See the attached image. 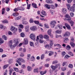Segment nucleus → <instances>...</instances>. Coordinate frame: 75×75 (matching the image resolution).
Segmentation results:
<instances>
[{
  "label": "nucleus",
  "mask_w": 75,
  "mask_h": 75,
  "mask_svg": "<svg viewBox=\"0 0 75 75\" xmlns=\"http://www.w3.org/2000/svg\"><path fill=\"white\" fill-rule=\"evenodd\" d=\"M53 64H55L56 63H58V61H54L53 62Z\"/></svg>",
  "instance_id": "obj_63"
},
{
  "label": "nucleus",
  "mask_w": 75,
  "mask_h": 75,
  "mask_svg": "<svg viewBox=\"0 0 75 75\" xmlns=\"http://www.w3.org/2000/svg\"><path fill=\"white\" fill-rule=\"evenodd\" d=\"M65 25L66 26L67 29H68V30H71V27H70L69 25L67 23H65Z\"/></svg>",
  "instance_id": "obj_11"
},
{
  "label": "nucleus",
  "mask_w": 75,
  "mask_h": 75,
  "mask_svg": "<svg viewBox=\"0 0 75 75\" xmlns=\"http://www.w3.org/2000/svg\"><path fill=\"white\" fill-rule=\"evenodd\" d=\"M69 22L71 24V26H73V25H74V22L72 21H69Z\"/></svg>",
  "instance_id": "obj_19"
},
{
  "label": "nucleus",
  "mask_w": 75,
  "mask_h": 75,
  "mask_svg": "<svg viewBox=\"0 0 75 75\" xmlns=\"http://www.w3.org/2000/svg\"><path fill=\"white\" fill-rule=\"evenodd\" d=\"M37 29V27L35 26H33L32 27H31L30 28V30H31L32 31H35Z\"/></svg>",
  "instance_id": "obj_10"
},
{
  "label": "nucleus",
  "mask_w": 75,
  "mask_h": 75,
  "mask_svg": "<svg viewBox=\"0 0 75 75\" xmlns=\"http://www.w3.org/2000/svg\"><path fill=\"white\" fill-rule=\"evenodd\" d=\"M2 38L4 40H7V37L6 36L3 35L2 36Z\"/></svg>",
  "instance_id": "obj_38"
},
{
  "label": "nucleus",
  "mask_w": 75,
  "mask_h": 75,
  "mask_svg": "<svg viewBox=\"0 0 75 75\" xmlns=\"http://www.w3.org/2000/svg\"><path fill=\"white\" fill-rule=\"evenodd\" d=\"M69 67L70 68H73V65L72 64H70L69 65Z\"/></svg>",
  "instance_id": "obj_42"
},
{
  "label": "nucleus",
  "mask_w": 75,
  "mask_h": 75,
  "mask_svg": "<svg viewBox=\"0 0 75 75\" xmlns=\"http://www.w3.org/2000/svg\"><path fill=\"white\" fill-rule=\"evenodd\" d=\"M44 38L45 39H46L47 41L49 40V36H48V35H45L44 36Z\"/></svg>",
  "instance_id": "obj_17"
},
{
  "label": "nucleus",
  "mask_w": 75,
  "mask_h": 75,
  "mask_svg": "<svg viewBox=\"0 0 75 75\" xmlns=\"http://www.w3.org/2000/svg\"><path fill=\"white\" fill-rule=\"evenodd\" d=\"M2 38L4 40H7V37L6 36L3 35L2 36Z\"/></svg>",
  "instance_id": "obj_37"
},
{
  "label": "nucleus",
  "mask_w": 75,
  "mask_h": 75,
  "mask_svg": "<svg viewBox=\"0 0 75 75\" xmlns=\"http://www.w3.org/2000/svg\"><path fill=\"white\" fill-rule=\"evenodd\" d=\"M30 46L31 47H34V42H30Z\"/></svg>",
  "instance_id": "obj_35"
},
{
  "label": "nucleus",
  "mask_w": 75,
  "mask_h": 75,
  "mask_svg": "<svg viewBox=\"0 0 75 75\" xmlns=\"http://www.w3.org/2000/svg\"><path fill=\"white\" fill-rule=\"evenodd\" d=\"M5 11H6V9H5V8H3L2 9V14H4V13H5Z\"/></svg>",
  "instance_id": "obj_31"
},
{
  "label": "nucleus",
  "mask_w": 75,
  "mask_h": 75,
  "mask_svg": "<svg viewBox=\"0 0 75 75\" xmlns=\"http://www.w3.org/2000/svg\"><path fill=\"white\" fill-rule=\"evenodd\" d=\"M4 26H3V25H0V28H1V29H3V28H4Z\"/></svg>",
  "instance_id": "obj_61"
},
{
  "label": "nucleus",
  "mask_w": 75,
  "mask_h": 75,
  "mask_svg": "<svg viewBox=\"0 0 75 75\" xmlns=\"http://www.w3.org/2000/svg\"><path fill=\"white\" fill-rule=\"evenodd\" d=\"M56 23V21H51L50 23V25L52 28H54L55 26V24Z\"/></svg>",
  "instance_id": "obj_5"
},
{
  "label": "nucleus",
  "mask_w": 75,
  "mask_h": 75,
  "mask_svg": "<svg viewBox=\"0 0 75 75\" xmlns=\"http://www.w3.org/2000/svg\"><path fill=\"white\" fill-rule=\"evenodd\" d=\"M67 7L68 9H69L70 8V5L69 4H67Z\"/></svg>",
  "instance_id": "obj_50"
},
{
  "label": "nucleus",
  "mask_w": 75,
  "mask_h": 75,
  "mask_svg": "<svg viewBox=\"0 0 75 75\" xmlns=\"http://www.w3.org/2000/svg\"><path fill=\"white\" fill-rule=\"evenodd\" d=\"M25 62V60L23 59L20 58L17 59V62L18 63L19 65H21V63L20 62Z\"/></svg>",
  "instance_id": "obj_2"
},
{
  "label": "nucleus",
  "mask_w": 75,
  "mask_h": 75,
  "mask_svg": "<svg viewBox=\"0 0 75 75\" xmlns=\"http://www.w3.org/2000/svg\"><path fill=\"white\" fill-rule=\"evenodd\" d=\"M4 42V41L2 40V39L0 38V44H3Z\"/></svg>",
  "instance_id": "obj_41"
},
{
  "label": "nucleus",
  "mask_w": 75,
  "mask_h": 75,
  "mask_svg": "<svg viewBox=\"0 0 75 75\" xmlns=\"http://www.w3.org/2000/svg\"><path fill=\"white\" fill-rule=\"evenodd\" d=\"M18 9L20 10H21L22 11H23V10H24V8L22 7H19V8H18Z\"/></svg>",
  "instance_id": "obj_28"
},
{
  "label": "nucleus",
  "mask_w": 75,
  "mask_h": 75,
  "mask_svg": "<svg viewBox=\"0 0 75 75\" xmlns=\"http://www.w3.org/2000/svg\"><path fill=\"white\" fill-rule=\"evenodd\" d=\"M69 40L68 38H64V43H67V42H68V41Z\"/></svg>",
  "instance_id": "obj_23"
},
{
  "label": "nucleus",
  "mask_w": 75,
  "mask_h": 75,
  "mask_svg": "<svg viewBox=\"0 0 75 75\" xmlns=\"http://www.w3.org/2000/svg\"><path fill=\"white\" fill-rule=\"evenodd\" d=\"M49 52H50L49 54V56H51L52 55L54 54V52L52 51H50Z\"/></svg>",
  "instance_id": "obj_27"
},
{
  "label": "nucleus",
  "mask_w": 75,
  "mask_h": 75,
  "mask_svg": "<svg viewBox=\"0 0 75 75\" xmlns=\"http://www.w3.org/2000/svg\"><path fill=\"white\" fill-rule=\"evenodd\" d=\"M23 24H28V22L26 21L23 22L22 23Z\"/></svg>",
  "instance_id": "obj_53"
},
{
  "label": "nucleus",
  "mask_w": 75,
  "mask_h": 75,
  "mask_svg": "<svg viewBox=\"0 0 75 75\" xmlns=\"http://www.w3.org/2000/svg\"><path fill=\"white\" fill-rule=\"evenodd\" d=\"M45 47L46 48H47L48 50H50L52 47V45L51 44L50 45H46L45 46Z\"/></svg>",
  "instance_id": "obj_6"
},
{
  "label": "nucleus",
  "mask_w": 75,
  "mask_h": 75,
  "mask_svg": "<svg viewBox=\"0 0 75 75\" xmlns=\"http://www.w3.org/2000/svg\"><path fill=\"white\" fill-rule=\"evenodd\" d=\"M70 57V56H69L68 55H66L65 57H64V58L65 59H68V58H69Z\"/></svg>",
  "instance_id": "obj_39"
},
{
  "label": "nucleus",
  "mask_w": 75,
  "mask_h": 75,
  "mask_svg": "<svg viewBox=\"0 0 75 75\" xmlns=\"http://www.w3.org/2000/svg\"><path fill=\"white\" fill-rule=\"evenodd\" d=\"M51 31H52V30L51 29L47 31V33L48 35H50V36H51Z\"/></svg>",
  "instance_id": "obj_26"
},
{
  "label": "nucleus",
  "mask_w": 75,
  "mask_h": 75,
  "mask_svg": "<svg viewBox=\"0 0 75 75\" xmlns=\"http://www.w3.org/2000/svg\"><path fill=\"white\" fill-rule=\"evenodd\" d=\"M41 75H43L44 74H45L46 73H47V72L45 71L44 72H42V71H39Z\"/></svg>",
  "instance_id": "obj_22"
},
{
  "label": "nucleus",
  "mask_w": 75,
  "mask_h": 75,
  "mask_svg": "<svg viewBox=\"0 0 75 75\" xmlns=\"http://www.w3.org/2000/svg\"><path fill=\"white\" fill-rule=\"evenodd\" d=\"M14 71L13 69H11L9 71V75H11L12 72Z\"/></svg>",
  "instance_id": "obj_32"
},
{
  "label": "nucleus",
  "mask_w": 75,
  "mask_h": 75,
  "mask_svg": "<svg viewBox=\"0 0 75 75\" xmlns=\"http://www.w3.org/2000/svg\"><path fill=\"white\" fill-rule=\"evenodd\" d=\"M32 6H33V7L34 8H37V4H35L32 3Z\"/></svg>",
  "instance_id": "obj_24"
},
{
  "label": "nucleus",
  "mask_w": 75,
  "mask_h": 75,
  "mask_svg": "<svg viewBox=\"0 0 75 75\" xmlns=\"http://www.w3.org/2000/svg\"><path fill=\"white\" fill-rule=\"evenodd\" d=\"M57 27L59 28L60 30H61V29L62 28V26L61 25H58Z\"/></svg>",
  "instance_id": "obj_36"
},
{
  "label": "nucleus",
  "mask_w": 75,
  "mask_h": 75,
  "mask_svg": "<svg viewBox=\"0 0 75 75\" xmlns=\"http://www.w3.org/2000/svg\"><path fill=\"white\" fill-rule=\"evenodd\" d=\"M27 69L28 71H31L32 69V68H31V67L28 66L27 67Z\"/></svg>",
  "instance_id": "obj_18"
},
{
  "label": "nucleus",
  "mask_w": 75,
  "mask_h": 75,
  "mask_svg": "<svg viewBox=\"0 0 75 75\" xmlns=\"http://www.w3.org/2000/svg\"><path fill=\"white\" fill-rule=\"evenodd\" d=\"M18 8H15V9L13 10V11H18Z\"/></svg>",
  "instance_id": "obj_62"
},
{
  "label": "nucleus",
  "mask_w": 75,
  "mask_h": 75,
  "mask_svg": "<svg viewBox=\"0 0 75 75\" xmlns=\"http://www.w3.org/2000/svg\"><path fill=\"white\" fill-rule=\"evenodd\" d=\"M30 38L32 40H34L35 38V34L33 33L31 34L30 35Z\"/></svg>",
  "instance_id": "obj_8"
},
{
  "label": "nucleus",
  "mask_w": 75,
  "mask_h": 75,
  "mask_svg": "<svg viewBox=\"0 0 75 75\" xmlns=\"http://www.w3.org/2000/svg\"><path fill=\"white\" fill-rule=\"evenodd\" d=\"M68 54L69 55H70L71 56H74V54H73V53L72 52H71V51H69L68 53Z\"/></svg>",
  "instance_id": "obj_29"
},
{
  "label": "nucleus",
  "mask_w": 75,
  "mask_h": 75,
  "mask_svg": "<svg viewBox=\"0 0 75 75\" xmlns=\"http://www.w3.org/2000/svg\"><path fill=\"white\" fill-rule=\"evenodd\" d=\"M9 45H12L13 44V42L12 40H10L8 42Z\"/></svg>",
  "instance_id": "obj_47"
},
{
  "label": "nucleus",
  "mask_w": 75,
  "mask_h": 75,
  "mask_svg": "<svg viewBox=\"0 0 75 75\" xmlns=\"http://www.w3.org/2000/svg\"><path fill=\"white\" fill-rule=\"evenodd\" d=\"M14 70L16 72H18V69L17 68H14Z\"/></svg>",
  "instance_id": "obj_49"
},
{
  "label": "nucleus",
  "mask_w": 75,
  "mask_h": 75,
  "mask_svg": "<svg viewBox=\"0 0 75 75\" xmlns=\"http://www.w3.org/2000/svg\"><path fill=\"white\" fill-rule=\"evenodd\" d=\"M44 58V55L42 54L41 56V59H43Z\"/></svg>",
  "instance_id": "obj_46"
},
{
  "label": "nucleus",
  "mask_w": 75,
  "mask_h": 75,
  "mask_svg": "<svg viewBox=\"0 0 75 75\" xmlns=\"http://www.w3.org/2000/svg\"><path fill=\"white\" fill-rule=\"evenodd\" d=\"M13 42L15 43V45H11L10 46V47L12 50H14V48L16 47V46L18 44V40L17 39H15L13 40Z\"/></svg>",
  "instance_id": "obj_1"
},
{
  "label": "nucleus",
  "mask_w": 75,
  "mask_h": 75,
  "mask_svg": "<svg viewBox=\"0 0 75 75\" xmlns=\"http://www.w3.org/2000/svg\"><path fill=\"white\" fill-rule=\"evenodd\" d=\"M8 65H8V64L5 65L3 67V69H6V68H7V67H8Z\"/></svg>",
  "instance_id": "obj_21"
},
{
  "label": "nucleus",
  "mask_w": 75,
  "mask_h": 75,
  "mask_svg": "<svg viewBox=\"0 0 75 75\" xmlns=\"http://www.w3.org/2000/svg\"><path fill=\"white\" fill-rule=\"evenodd\" d=\"M13 16H18V13H13Z\"/></svg>",
  "instance_id": "obj_34"
},
{
  "label": "nucleus",
  "mask_w": 75,
  "mask_h": 75,
  "mask_svg": "<svg viewBox=\"0 0 75 75\" xmlns=\"http://www.w3.org/2000/svg\"><path fill=\"white\" fill-rule=\"evenodd\" d=\"M70 15L71 17H72L74 16V13H70Z\"/></svg>",
  "instance_id": "obj_48"
},
{
  "label": "nucleus",
  "mask_w": 75,
  "mask_h": 75,
  "mask_svg": "<svg viewBox=\"0 0 75 75\" xmlns=\"http://www.w3.org/2000/svg\"><path fill=\"white\" fill-rule=\"evenodd\" d=\"M41 13L43 16H46V15H47L46 12H45V11H42L41 12Z\"/></svg>",
  "instance_id": "obj_16"
},
{
  "label": "nucleus",
  "mask_w": 75,
  "mask_h": 75,
  "mask_svg": "<svg viewBox=\"0 0 75 75\" xmlns=\"http://www.w3.org/2000/svg\"><path fill=\"white\" fill-rule=\"evenodd\" d=\"M62 65L63 67H64L65 65H67V62H63Z\"/></svg>",
  "instance_id": "obj_33"
},
{
  "label": "nucleus",
  "mask_w": 75,
  "mask_h": 75,
  "mask_svg": "<svg viewBox=\"0 0 75 75\" xmlns=\"http://www.w3.org/2000/svg\"><path fill=\"white\" fill-rule=\"evenodd\" d=\"M39 37L40 38H41L42 39H43V38H44V37H43V35H39Z\"/></svg>",
  "instance_id": "obj_45"
},
{
  "label": "nucleus",
  "mask_w": 75,
  "mask_h": 75,
  "mask_svg": "<svg viewBox=\"0 0 75 75\" xmlns=\"http://www.w3.org/2000/svg\"><path fill=\"white\" fill-rule=\"evenodd\" d=\"M34 23L36 24H38L39 23V22L38 21H35Z\"/></svg>",
  "instance_id": "obj_60"
},
{
  "label": "nucleus",
  "mask_w": 75,
  "mask_h": 75,
  "mask_svg": "<svg viewBox=\"0 0 75 75\" xmlns=\"http://www.w3.org/2000/svg\"><path fill=\"white\" fill-rule=\"evenodd\" d=\"M57 33H58V34H61L62 32V30H57L56 31Z\"/></svg>",
  "instance_id": "obj_40"
},
{
  "label": "nucleus",
  "mask_w": 75,
  "mask_h": 75,
  "mask_svg": "<svg viewBox=\"0 0 75 75\" xmlns=\"http://www.w3.org/2000/svg\"><path fill=\"white\" fill-rule=\"evenodd\" d=\"M56 45L59 48H62V47H61V45L59 44H57Z\"/></svg>",
  "instance_id": "obj_59"
},
{
  "label": "nucleus",
  "mask_w": 75,
  "mask_h": 75,
  "mask_svg": "<svg viewBox=\"0 0 75 75\" xmlns=\"http://www.w3.org/2000/svg\"><path fill=\"white\" fill-rule=\"evenodd\" d=\"M45 7L47 9H50V8H51L50 7L51 6L48 4H46L45 5Z\"/></svg>",
  "instance_id": "obj_13"
},
{
  "label": "nucleus",
  "mask_w": 75,
  "mask_h": 75,
  "mask_svg": "<svg viewBox=\"0 0 75 75\" xmlns=\"http://www.w3.org/2000/svg\"><path fill=\"white\" fill-rule=\"evenodd\" d=\"M33 71L35 73L37 72L38 73V69L37 68H35L34 69Z\"/></svg>",
  "instance_id": "obj_30"
},
{
  "label": "nucleus",
  "mask_w": 75,
  "mask_h": 75,
  "mask_svg": "<svg viewBox=\"0 0 75 75\" xmlns=\"http://www.w3.org/2000/svg\"><path fill=\"white\" fill-rule=\"evenodd\" d=\"M58 66H61V65L60 64H58V65H56V66H51V68L52 69H53L54 70H55V69L57 68Z\"/></svg>",
  "instance_id": "obj_9"
},
{
  "label": "nucleus",
  "mask_w": 75,
  "mask_h": 75,
  "mask_svg": "<svg viewBox=\"0 0 75 75\" xmlns=\"http://www.w3.org/2000/svg\"><path fill=\"white\" fill-rule=\"evenodd\" d=\"M70 10L71 11H74L75 10V9H74V8H73V7L71 6L70 8Z\"/></svg>",
  "instance_id": "obj_25"
},
{
  "label": "nucleus",
  "mask_w": 75,
  "mask_h": 75,
  "mask_svg": "<svg viewBox=\"0 0 75 75\" xmlns=\"http://www.w3.org/2000/svg\"><path fill=\"white\" fill-rule=\"evenodd\" d=\"M20 18H21V17H17L16 18V20H20Z\"/></svg>",
  "instance_id": "obj_58"
},
{
  "label": "nucleus",
  "mask_w": 75,
  "mask_h": 75,
  "mask_svg": "<svg viewBox=\"0 0 75 75\" xmlns=\"http://www.w3.org/2000/svg\"><path fill=\"white\" fill-rule=\"evenodd\" d=\"M31 6V4H30L29 5H27V8L28 9H30V7Z\"/></svg>",
  "instance_id": "obj_51"
},
{
  "label": "nucleus",
  "mask_w": 75,
  "mask_h": 75,
  "mask_svg": "<svg viewBox=\"0 0 75 75\" xmlns=\"http://www.w3.org/2000/svg\"><path fill=\"white\" fill-rule=\"evenodd\" d=\"M30 23H33L34 22V21L33 19H30Z\"/></svg>",
  "instance_id": "obj_55"
},
{
  "label": "nucleus",
  "mask_w": 75,
  "mask_h": 75,
  "mask_svg": "<svg viewBox=\"0 0 75 75\" xmlns=\"http://www.w3.org/2000/svg\"><path fill=\"white\" fill-rule=\"evenodd\" d=\"M62 11L63 14H66V13H67V9L63 8L62 9Z\"/></svg>",
  "instance_id": "obj_12"
},
{
  "label": "nucleus",
  "mask_w": 75,
  "mask_h": 75,
  "mask_svg": "<svg viewBox=\"0 0 75 75\" xmlns=\"http://www.w3.org/2000/svg\"><path fill=\"white\" fill-rule=\"evenodd\" d=\"M44 25H45V27L46 28H49V26H48V25L46 24H45Z\"/></svg>",
  "instance_id": "obj_54"
},
{
  "label": "nucleus",
  "mask_w": 75,
  "mask_h": 75,
  "mask_svg": "<svg viewBox=\"0 0 75 75\" xmlns=\"http://www.w3.org/2000/svg\"><path fill=\"white\" fill-rule=\"evenodd\" d=\"M11 30L13 33H16L17 31V28L13 26H11Z\"/></svg>",
  "instance_id": "obj_4"
},
{
  "label": "nucleus",
  "mask_w": 75,
  "mask_h": 75,
  "mask_svg": "<svg viewBox=\"0 0 75 75\" xmlns=\"http://www.w3.org/2000/svg\"><path fill=\"white\" fill-rule=\"evenodd\" d=\"M70 35V33L69 32H67L65 33V34L64 35L65 37H66L67 36V37H68L69 35Z\"/></svg>",
  "instance_id": "obj_14"
},
{
  "label": "nucleus",
  "mask_w": 75,
  "mask_h": 75,
  "mask_svg": "<svg viewBox=\"0 0 75 75\" xmlns=\"http://www.w3.org/2000/svg\"><path fill=\"white\" fill-rule=\"evenodd\" d=\"M21 36L22 37H24L25 36V34L24 33H21Z\"/></svg>",
  "instance_id": "obj_43"
},
{
  "label": "nucleus",
  "mask_w": 75,
  "mask_h": 75,
  "mask_svg": "<svg viewBox=\"0 0 75 75\" xmlns=\"http://www.w3.org/2000/svg\"><path fill=\"white\" fill-rule=\"evenodd\" d=\"M25 64H23L22 65V68H25Z\"/></svg>",
  "instance_id": "obj_64"
},
{
  "label": "nucleus",
  "mask_w": 75,
  "mask_h": 75,
  "mask_svg": "<svg viewBox=\"0 0 75 75\" xmlns=\"http://www.w3.org/2000/svg\"><path fill=\"white\" fill-rule=\"evenodd\" d=\"M74 38H72L71 39V42L70 44L71 47L73 48H74L75 47V44L74 43Z\"/></svg>",
  "instance_id": "obj_3"
},
{
  "label": "nucleus",
  "mask_w": 75,
  "mask_h": 75,
  "mask_svg": "<svg viewBox=\"0 0 75 75\" xmlns=\"http://www.w3.org/2000/svg\"><path fill=\"white\" fill-rule=\"evenodd\" d=\"M65 17L66 18L64 19V20H68V21H69V20H71V18L70 17V16L68 15L67 14L66 15Z\"/></svg>",
  "instance_id": "obj_7"
},
{
  "label": "nucleus",
  "mask_w": 75,
  "mask_h": 75,
  "mask_svg": "<svg viewBox=\"0 0 75 75\" xmlns=\"http://www.w3.org/2000/svg\"><path fill=\"white\" fill-rule=\"evenodd\" d=\"M43 42H44V41H43V40H42L41 39L39 40V42H40V43H42Z\"/></svg>",
  "instance_id": "obj_56"
},
{
  "label": "nucleus",
  "mask_w": 75,
  "mask_h": 75,
  "mask_svg": "<svg viewBox=\"0 0 75 75\" xmlns=\"http://www.w3.org/2000/svg\"><path fill=\"white\" fill-rule=\"evenodd\" d=\"M4 23H8V22L7 20H5L3 21Z\"/></svg>",
  "instance_id": "obj_44"
},
{
  "label": "nucleus",
  "mask_w": 75,
  "mask_h": 75,
  "mask_svg": "<svg viewBox=\"0 0 75 75\" xmlns=\"http://www.w3.org/2000/svg\"><path fill=\"white\" fill-rule=\"evenodd\" d=\"M73 0H67V2L69 3H71L72 1Z\"/></svg>",
  "instance_id": "obj_57"
},
{
  "label": "nucleus",
  "mask_w": 75,
  "mask_h": 75,
  "mask_svg": "<svg viewBox=\"0 0 75 75\" xmlns=\"http://www.w3.org/2000/svg\"><path fill=\"white\" fill-rule=\"evenodd\" d=\"M23 44L24 45H27V44H28V39H25L24 41L23 42Z\"/></svg>",
  "instance_id": "obj_15"
},
{
  "label": "nucleus",
  "mask_w": 75,
  "mask_h": 75,
  "mask_svg": "<svg viewBox=\"0 0 75 75\" xmlns=\"http://www.w3.org/2000/svg\"><path fill=\"white\" fill-rule=\"evenodd\" d=\"M66 48L67 50H71V46H69V45H67L66 47Z\"/></svg>",
  "instance_id": "obj_20"
},
{
  "label": "nucleus",
  "mask_w": 75,
  "mask_h": 75,
  "mask_svg": "<svg viewBox=\"0 0 75 75\" xmlns=\"http://www.w3.org/2000/svg\"><path fill=\"white\" fill-rule=\"evenodd\" d=\"M62 57H64V55H65V52H62Z\"/></svg>",
  "instance_id": "obj_52"
}]
</instances>
